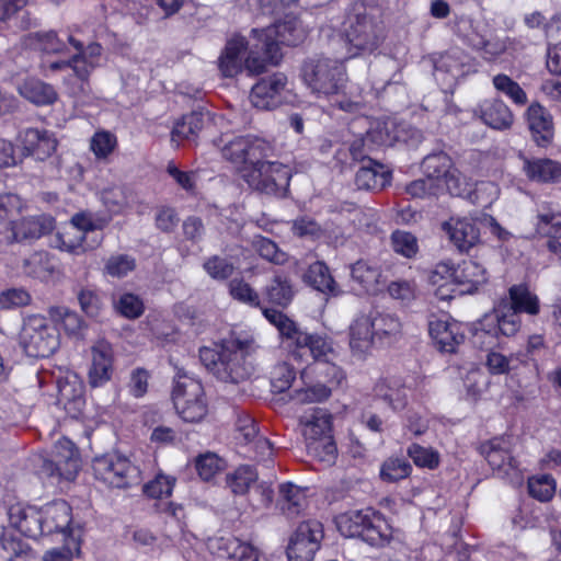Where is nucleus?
<instances>
[{
	"mask_svg": "<svg viewBox=\"0 0 561 561\" xmlns=\"http://www.w3.org/2000/svg\"><path fill=\"white\" fill-rule=\"evenodd\" d=\"M253 342L239 337H229L213 347L199 348V358L205 368L217 379L238 383L247 380L254 371L249 359Z\"/></svg>",
	"mask_w": 561,
	"mask_h": 561,
	"instance_id": "f257e3e1",
	"label": "nucleus"
},
{
	"mask_svg": "<svg viewBox=\"0 0 561 561\" xmlns=\"http://www.w3.org/2000/svg\"><path fill=\"white\" fill-rule=\"evenodd\" d=\"M301 78L308 89L319 98L341 93L346 83L343 64L327 57L306 60L301 68Z\"/></svg>",
	"mask_w": 561,
	"mask_h": 561,
	"instance_id": "f03ea898",
	"label": "nucleus"
},
{
	"mask_svg": "<svg viewBox=\"0 0 561 561\" xmlns=\"http://www.w3.org/2000/svg\"><path fill=\"white\" fill-rule=\"evenodd\" d=\"M241 175L253 191L266 195L284 196L289 187L291 171L288 165L267 158L254 159L242 168Z\"/></svg>",
	"mask_w": 561,
	"mask_h": 561,
	"instance_id": "7ed1b4c3",
	"label": "nucleus"
},
{
	"mask_svg": "<svg viewBox=\"0 0 561 561\" xmlns=\"http://www.w3.org/2000/svg\"><path fill=\"white\" fill-rule=\"evenodd\" d=\"M345 58L371 55L383 42L382 27L366 13L348 15L344 23Z\"/></svg>",
	"mask_w": 561,
	"mask_h": 561,
	"instance_id": "20e7f679",
	"label": "nucleus"
},
{
	"mask_svg": "<svg viewBox=\"0 0 561 561\" xmlns=\"http://www.w3.org/2000/svg\"><path fill=\"white\" fill-rule=\"evenodd\" d=\"M96 480L111 488L127 489L141 482V471L128 457L118 454L98 456L92 461Z\"/></svg>",
	"mask_w": 561,
	"mask_h": 561,
	"instance_id": "39448f33",
	"label": "nucleus"
},
{
	"mask_svg": "<svg viewBox=\"0 0 561 561\" xmlns=\"http://www.w3.org/2000/svg\"><path fill=\"white\" fill-rule=\"evenodd\" d=\"M308 32L302 21L291 14L285 15L283 21L265 28L252 30L253 34H260L263 38L265 54L273 64H278L282 59L280 44L297 46L306 39Z\"/></svg>",
	"mask_w": 561,
	"mask_h": 561,
	"instance_id": "423d86ee",
	"label": "nucleus"
},
{
	"mask_svg": "<svg viewBox=\"0 0 561 561\" xmlns=\"http://www.w3.org/2000/svg\"><path fill=\"white\" fill-rule=\"evenodd\" d=\"M20 344L31 357H49L59 347V335L46 318L33 314L24 319Z\"/></svg>",
	"mask_w": 561,
	"mask_h": 561,
	"instance_id": "0eeeda50",
	"label": "nucleus"
},
{
	"mask_svg": "<svg viewBox=\"0 0 561 561\" xmlns=\"http://www.w3.org/2000/svg\"><path fill=\"white\" fill-rule=\"evenodd\" d=\"M480 454L500 478L510 479L511 481L519 480L518 462L512 456L508 437H494L481 444Z\"/></svg>",
	"mask_w": 561,
	"mask_h": 561,
	"instance_id": "6e6552de",
	"label": "nucleus"
},
{
	"mask_svg": "<svg viewBox=\"0 0 561 561\" xmlns=\"http://www.w3.org/2000/svg\"><path fill=\"white\" fill-rule=\"evenodd\" d=\"M273 152L274 148L268 141L254 136L236 137L221 149L226 160L243 168L250 165L254 159L272 157Z\"/></svg>",
	"mask_w": 561,
	"mask_h": 561,
	"instance_id": "1a4fd4ad",
	"label": "nucleus"
},
{
	"mask_svg": "<svg viewBox=\"0 0 561 561\" xmlns=\"http://www.w3.org/2000/svg\"><path fill=\"white\" fill-rule=\"evenodd\" d=\"M322 538L323 528L320 522L306 520L300 523L289 539L287 547L288 560L312 561Z\"/></svg>",
	"mask_w": 561,
	"mask_h": 561,
	"instance_id": "9d476101",
	"label": "nucleus"
},
{
	"mask_svg": "<svg viewBox=\"0 0 561 561\" xmlns=\"http://www.w3.org/2000/svg\"><path fill=\"white\" fill-rule=\"evenodd\" d=\"M520 317L508 304L502 300L492 312L486 313L478 322L476 335L485 333L492 337L497 335L514 336L520 329Z\"/></svg>",
	"mask_w": 561,
	"mask_h": 561,
	"instance_id": "9b49d317",
	"label": "nucleus"
},
{
	"mask_svg": "<svg viewBox=\"0 0 561 561\" xmlns=\"http://www.w3.org/2000/svg\"><path fill=\"white\" fill-rule=\"evenodd\" d=\"M443 273L449 274L453 282L461 287L460 293L462 294L477 291L488 280L485 267L472 259L463 260L456 267H450L446 263L437 265L434 275Z\"/></svg>",
	"mask_w": 561,
	"mask_h": 561,
	"instance_id": "f8f14e48",
	"label": "nucleus"
},
{
	"mask_svg": "<svg viewBox=\"0 0 561 561\" xmlns=\"http://www.w3.org/2000/svg\"><path fill=\"white\" fill-rule=\"evenodd\" d=\"M262 311L266 320L277 329L282 342L293 350L295 356L301 357L310 333L304 331L294 320L277 309L263 308Z\"/></svg>",
	"mask_w": 561,
	"mask_h": 561,
	"instance_id": "ddd939ff",
	"label": "nucleus"
},
{
	"mask_svg": "<svg viewBox=\"0 0 561 561\" xmlns=\"http://www.w3.org/2000/svg\"><path fill=\"white\" fill-rule=\"evenodd\" d=\"M287 84V77L282 72L262 78L253 85L250 100L254 107L273 110L282 103V92Z\"/></svg>",
	"mask_w": 561,
	"mask_h": 561,
	"instance_id": "4468645a",
	"label": "nucleus"
},
{
	"mask_svg": "<svg viewBox=\"0 0 561 561\" xmlns=\"http://www.w3.org/2000/svg\"><path fill=\"white\" fill-rule=\"evenodd\" d=\"M114 352L112 345L98 341L91 348V366L88 373V382L92 388L104 386L112 378Z\"/></svg>",
	"mask_w": 561,
	"mask_h": 561,
	"instance_id": "2eb2a0df",
	"label": "nucleus"
},
{
	"mask_svg": "<svg viewBox=\"0 0 561 561\" xmlns=\"http://www.w3.org/2000/svg\"><path fill=\"white\" fill-rule=\"evenodd\" d=\"M18 140L22 146L24 156L34 157L39 161L49 158L57 148V139L54 137V134L37 128L21 130Z\"/></svg>",
	"mask_w": 561,
	"mask_h": 561,
	"instance_id": "dca6fc26",
	"label": "nucleus"
},
{
	"mask_svg": "<svg viewBox=\"0 0 561 561\" xmlns=\"http://www.w3.org/2000/svg\"><path fill=\"white\" fill-rule=\"evenodd\" d=\"M442 228L460 252H468L480 242V230L472 219L451 217Z\"/></svg>",
	"mask_w": 561,
	"mask_h": 561,
	"instance_id": "f3484780",
	"label": "nucleus"
},
{
	"mask_svg": "<svg viewBox=\"0 0 561 561\" xmlns=\"http://www.w3.org/2000/svg\"><path fill=\"white\" fill-rule=\"evenodd\" d=\"M55 228V219L49 215H38L22 218L11 226L10 234L7 236L9 242L31 241L51 232Z\"/></svg>",
	"mask_w": 561,
	"mask_h": 561,
	"instance_id": "a211bd4d",
	"label": "nucleus"
},
{
	"mask_svg": "<svg viewBox=\"0 0 561 561\" xmlns=\"http://www.w3.org/2000/svg\"><path fill=\"white\" fill-rule=\"evenodd\" d=\"M8 516L11 526L25 537L37 539L43 536L41 512L36 507L18 503L10 506Z\"/></svg>",
	"mask_w": 561,
	"mask_h": 561,
	"instance_id": "6ab92c4d",
	"label": "nucleus"
},
{
	"mask_svg": "<svg viewBox=\"0 0 561 561\" xmlns=\"http://www.w3.org/2000/svg\"><path fill=\"white\" fill-rule=\"evenodd\" d=\"M428 332L438 350L447 353H454L465 339L460 324L448 319H432L428 322Z\"/></svg>",
	"mask_w": 561,
	"mask_h": 561,
	"instance_id": "aec40b11",
	"label": "nucleus"
},
{
	"mask_svg": "<svg viewBox=\"0 0 561 561\" xmlns=\"http://www.w3.org/2000/svg\"><path fill=\"white\" fill-rule=\"evenodd\" d=\"M525 116L534 141L540 147L548 146L553 138V122L549 111L534 102L528 106Z\"/></svg>",
	"mask_w": 561,
	"mask_h": 561,
	"instance_id": "412c9836",
	"label": "nucleus"
},
{
	"mask_svg": "<svg viewBox=\"0 0 561 561\" xmlns=\"http://www.w3.org/2000/svg\"><path fill=\"white\" fill-rule=\"evenodd\" d=\"M43 525V536L61 533L67 536L70 530L71 507L64 501H54L39 510Z\"/></svg>",
	"mask_w": 561,
	"mask_h": 561,
	"instance_id": "4be33fe9",
	"label": "nucleus"
},
{
	"mask_svg": "<svg viewBox=\"0 0 561 561\" xmlns=\"http://www.w3.org/2000/svg\"><path fill=\"white\" fill-rule=\"evenodd\" d=\"M474 114L495 130H507L514 123V114L500 99L485 100L474 110Z\"/></svg>",
	"mask_w": 561,
	"mask_h": 561,
	"instance_id": "5701e85b",
	"label": "nucleus"
},
{
	"mask_svg": "<svg viewBox=\"0 0 561 561\" xmlns=\"http://www.w3.org/2000/svg\"><path fill=\"white\" fill-rule=\"evenodd\" d=\"M247 49L248 42L245 37L233 35L228 39L219 57V69L225 77L232 78L243 70Z\"/></svg>",
	"mask_w": 561,
	"mask_h": 561,
	"instance_id": "b1692460",
	"label": "nucleus"
},
{
	"mask_svg": "<svg viewBox=\"0 0 561 561\" xmlns=\"http://www.w3.org/2000/svg\"><path fill=\"white\" fill-rule=\"evenodd\" d=\"M391 182V171L374 159H368L355 174L358 190L380 191Z\"/></svg>",
	"mask_w": 561,
	"mask_h": 561,
	"instance_id": "393cba45",
	"label": "nucleus"
},
{
	"mask_svg": "<svg viewBox=\"0 0 561 561\" xmlns=\"http://www.w3.org/2000/svg\"><path fill=\"white\" fill-rule=\"evenodd\" d=\"M376 336L371 320L366 314L358 316L350 327V347L354 356L364 358L373 348Z\"/></svg>",
	"mask_w": 561,
	"mask_h": 561,
	"instance_id": "a878e982",
	"label": "nucleus"
},
{
	"mask_svg": "<svg viewBox=\"0 0 561 561\" xmlns=\"http://www.w3.org/2000/svg\"><path fill=\"white\" fill-rule=\"evenodd\" d=\"M526 176L538 183H556L561 180V163L547 158H523Z\"/></svg>",
	"mask_w": 561,
	"mask_h": 561,
	"instance_id": "bb28decb",
	"label": "nucleus"
},
{
	"mask_svg": "<svg viewBox=\"0 0 561 561\" xmlns=\"http://www.w3.org/2000/svg\"><path fill=\"white\" fill-rule=\"evenodd\" d=\"M18 92L22 98L38 106L51 105L58 98L51 84L35 78H28L21 82Z\"/></svg>",
	"mask_w": 561,
	"mask_h": 561,
	"instance_id": "cd10ccee",
	"label": "nucleus"
},
{
	"mask_svg": "<svg viewBox=\"0 0 561 561\" xmlns=\"http://www.w3.org/2000/svg\"><path fill=\"white\" fill-rule=\"evenodd\" d=\"M51 243L60 251L79 255L99 245L100 239H95L93 244H88L83 231L69 225L54 236Z\"/></svg>",
	"mask_w": 561,
	"mask_h": 561,
	"instance_id": "c85d7f7f",
	"label": "nucleus"
},
{
	"mask_svg": "<svg viewBox=\"0 0 561 561\" xmlns=\"http://www.w3.org/2000/svg\"><path fill=\"white\" fill-rule=\"evenodd\" d=\"M277 505L282 513L288 518H295L307 506L304 491L291 482L282 483L278 488Z\"/></svg>",
	"mask_w": 561,
	"mask_h": 561,
	"instance_id": "c756f323",
	"label": "nucleus"
},
{
	"mask_svg": "<svg viewBox=\"0 0 561 561\" xmlns=\"http://www.w3.org/2000/svg\"><path fill=\"white\" fill-rule=\"evenodd\" d=\"M470 57L460 49H453L442 55L435 62L436 73H445L449 76L451 81L466 76L471 71Z\"/></svg>",
	"mask_w": 561,
	"mask_h": 561,
	"instance_id": "7c9ffc66",
	"label": "nucleus"
},
{
	"mask_svg": "<svg viewBox=\"0 0 561 561\" xmlns=\"http://www.w3.org/2000/svg\"><path fill=\"white\" fill-rule=\"evenodd\" d=\"M374 397L383 401L393 411H400L408 403L407 388L397 380L381 379L373 389Z\"/></svg>",
	"mask_w": 561,
	"mask_h": 561,
	"instance_id": "2f4dec72",
	"label": "nucleus"
},
{
	"mask_svg": "<svg viewBox=\"0 0 561 561\" xmlns=\"http://www.w3.org/2000/svg\"><path fill=\"white\" fill-rule=\"evenodd\" d=\"M302 278L307 285L320 293L332 296L340 294L337 284L332 277L329 267L322 261L310 264Z\"/></svg>",
	"mask_w": 561,
	"mask_h": 561,
	"instance_id": "473e14b6",
	"label": "nucleus"
},
{
	"mask_svg": "<svg viewBox=\"0 0 561 561\" xmlns=\"http://www.w3.org/2000/svg\"><path fill=\"white\" fill-rule=\"evenodd\" d=\"M537 229L552 238H561V206L551 202H541L537 207Z\"/></svg>",
	"mask_w": 561,
	"mask_h": 561,
	"instance_id": "72a5a7b5",
	"label": "nucleus"
},
{
	"mask_svg": "<svg viewBox=\"0 0 561 561\" xmlns=\"http://www.w3.org/2000/svg\"><path fill=\"white\" fill-rule=\"evenodd\" d=\"M208 119V112L197 110L183 115L173 126L171 136L173 141L194 139L204 128Z\"/></svg>",
	"mask_w": 561,
	"mask_h": 561,
	"instance_id": "f704fd0d",
	"label": "nucleus"
},
{
	"mask_svg": "<svg viewBox=\"0 0 561 561\" xmlns=\"http://www.w3.org/2000/svg\"><path fill=\"white\" fill-rule=\"evenodd\" d=\"M309 354L313 359V365L325 360H336L337 352L333 347V341L327 335L310 333L307 340L306 351L302 356Z\"/></svg>",
	"mask_w": 561,
	"mask_h": 561,
	"instance_id": "c9c22d12",
	"label": "nucleus"
},
{
	"mask_svg": "<svg viewBox=\"0 0 561 561\" xmlns=\"http://www.w3.org/2000/svg\"><path fill=\"white\" fill-rule=\"evenodd\" d=\"M264 294L271 304L283 308H286L295 296L290 279L283 274L273 276L266 285Z\"/></svg>",
	"mask_w": 561,
	"mask_h": 561,
	"instance_id": "e433bc0d",
	"label": "nucleus"
},
{
	"mask_svg": "<svg viewBox=\"0 0 561 561\" xmlns=\"http://www.w3.org/2000/svg\"><path fill=\"white\" fill-rule=\"evenodd\" d=\"M351 276L366 291L375 293L378 290L382 274L378 265L359 260L352 265Z\"/></svg>",
	"mask_w": 561,
	"mask_h": 561,
	"instance_id": "4c0bfd02",
	"label": "nucleus"
},
{
	"mask_svg": "<svg viewBox=\"0 0 561 561\" xmlns=\"http://www.w3.org/2000/svg\"><path fill=\"white\" fill-rule=\"evenodd\" d=\"M510 300H506L508 308H512L518 314L525 312L537 314L539 312L538 297L533 294L526 285H514L508 290Z\"/></svg>",
	"mask_w": 561,
	"mask_h": 561,
	"instance_id": "58836bf2",
	"label": "nucleus"
},
{
	"mask_svg": "<svg viewBox=\"0 0 561 561\" xmlns=\"http://www.w3.org/2000/svg\"><path fill=\"white\" fill-rule=\"evenodd\" d=\"M218 550L221 557H226L229 561H259L256 549L238 538L219 539Z\"/></svg>",
	"mask_w": 561,
	"mask_h": 561,
	"instance_id": "ea45409f",
	"label": "nucleus"
},
{
	"mask_svg": "<svg viewBox=\"0 0 561 561\" xmlns=\"http://www.w3.org/2000/svg\"><path fill=\"white\" fill-rule=\"evenodd\" d=\"M359 538L373 547H383L391 539V529L379 515L371 512Z\"/></svg>",
	"mask_w": 561,
	"mask_h": 561,
	"instance_id": "a19ab883",
	"label": "nucleus"
},
{
	"mask_svg": "<svg viewBox=\"0 0 561 561\" xmlns=\"http://www.w3.org/2000/svg\"><path fill=\"white\" fill-rule=\"evenodd\" d=\"M371 511H351L336 517V526L345 537H360Z\"/></svg>",
	"mask_w": 561,
	"mask_h": 561,
	"instance_id": "79ce46f5",
	"label": "nucleus"
},
{
	"mask_svg": "<svg viewBox=\"0 0 561 561\" xmlns=\"http://www.w3.org/2000/svg\"><path fill=\"white\" fill-rule=\"evenodd\" d=\"M81 311L89 318L96 319L104 310L105 302L102 294L91 286H81L76 290Z\"/></svg>",
	"mask_w": 561,
	"mask_h": 561,
	"instance_id": "37998d69",
	"label": "nucleus"
},
{
	"mask_svg": "<svg viewBox=\"0 0 561 561\" xmlns=\"http://www.w3.org/2000/svg\"><path fill=\"white\" fill-rule=\"evenodd\" d=\"M451 168V159L444 151L430 153L422 161L423 173L435 183L443 180L445 175H448Z\"/></svg>",
	"mask_w": 561,
	"mask_h": 561,
	"instance_id": "c03bdc74",
	"label": "nucleus"
},
{
	"mask_svg": "<svg viewBox=\"0 0 561 561\" xmlns=\"http://www.w3.org/2000/svg\"><path fill=\"white\" fill-rule=\"evenodd\" d=\"M101 201L112 214H121L131 202V193L122 185H112L101 191Z\"/></svg>",
	"mask_w": 561,
	"mask_h": 561,
	"instance_id": "a18cd8bd",
	"label": "nucleus"
},
{
	"mask_svg": "<svg viewBox=\"0 0 561 561\" xmlns=\"http://www.w3.org/2000/svg\"><path fill=\"white\" fill-rule=\"evenodd\" d=\"M49 314L56 323L61 325L68 335L79 336L85 329L82 318L67 307H51Z\"/></svg>",
	"mask_w": 561,
	"mask_h": 561,
	"instance_id": "49530a36",
	"label": "nucleus"
},
{
	"mask_svg": "<svg viewBox=\"0 0 561 561\" xmlns=\"http://www.w3.org/2000/svg\"><path fill=\"white\" fill-rule=\"evenodd\" d=\"M366 317L371 320L374 334L379 341L400 332L401 323L399 319L392 314L373 310L366 314Z\"/></svg>",
	"mask_w": 561,
	"mask_h": 561,
	"instance_id": "de8ad7c7",
	"label": "nucleus"
},
{
	"mask_svg": "<svg viewBox=\"0 0 561 561\" xmlns=\"http://www.w3.org/2000/svg\"><path fill=\"white\" fill-rule=\"evenodd\" d=\"M493 87L496 91L508 98L515 105L524 106L528 102V98L524 89L518 82L504 73H499L492 79Z\"/></svg>",
	"mask_w": 561,
	"mask_h": 561,
	"instance_id": "09e8293b",
	"label": "nucleus"
},
{
	"mask_svg": "<svg viewBox=\"0 0 561 561\" xmlns=\"http://www.w3.org/2000/svg\"><path fill=\"white\" fill-rule=\"evenodd\" d=\"M204 389L198 380H196L193 377L186 376L185 374L178 373L172 391L173 403L178 401V397L186 401H192L202 399Z\"/></svg>",
	"mask_w": 561,
	"mask_h": 561,
	"instance_id": "8fccbe9b",
	"label": "nucleus"
},
{
	"mask_svg": "<svg viewBox=\"0 0 561 561\" xmlns=\"http://www.w3.org/2000/svg\"><path fill=\"white\" fill-rule=\"evenodd\" d=\"M331 416L323 410H316L304 425V436L307 442L331 436Z\"/></svg>",
	"mask_w": 561,
	"mask_h": 561,
	"instance_id": "3c124183",
	"label": "nucleus"
},
{
	"mask_svg": "<svg viewBox=\"0 0 561 561\" xmlns=\"http://www.w3.org/2000/svg\"><path fill=\"white\" fill-rule=\"evenodd\" d=\"M257 479V472L251 466H240L227 476V485L236 495L245 494Z\"/></svg>",
	"mask_w": 561,
	"mask_h": 561,
	"instance_id": "603ef678",
	"label": "nucleus"
},
{
	"mask_svg": "<svg viewBox=\"0 0 561 561\" xmlns=\"http://www.w3.org/2000/svg\"><path fill=\"white\" fill-rule=\"evenodd\" d=\"M524 357V354L507 357L502 353L492 351L486 355L485 365L493 375L508 374L525 362Z\"/></svg>",
	"mask_w": 561,
	"mask_h": 561,
	"instance_id": "864d4df0",
	"label": "nucleus"
},
{
	"mask_svg": "<svg viewBox=\"0 0 561 561\" xmlns=\"http://www.w3.org/2000/svg\"><path fill=\"white\" fill-rule=\"evenodd\" d=\"M256 43L252 45L248 57L244 59L243 70L249 75H261L266 69V64L274 65L266 56L263 47V38L260 34H253Z\"/></svg>",
	"mask_w": 561,
	"mask_h": 561,
	"instance_id": "5fc2aeb1",
	"label": "nucleus"
},
{
	"mask_svg": "<svg viewBox=\"0 0 561 561\" xmlns=\"http://www.w3.org/2000/svg\"><path fill=\"white\" fill-rule=\"evenodd\" d=\"M557 483L552 476L540 474L528 479V492L531 497L548 502L556 493Z\"/></svg>",
	"mask_w": 561,
	"mask_h": 561,
	"instance_id": "6e6d98bb",
	"label": "nucleus"
},
{
	"mask_svg": "<svg viewBox=\"0 0 561 561\" xmlns=\"http://www.w3.org/2000/svg\"><path fill=\"white\" fill-rule=\"evenodd\" d=\"M307 450L313 458L328 465L334 463L336 459V445L332 436H324L320 439L307 442Z\"/></svg>",
	"mask_w": 561,
	"mask_h": 561,
	"instance_id": "4d7b16f0",
	"label": "nucleus"
},
{
	"mask_svg": "<svg viewBox=\"0 0 561 561\" xmlns=\"http://www.w3.org/2000/svg\"><path fill=\"white\" fill-rule=\"evenodd\" d=\"M412 467L405 458L390 457L380 468V478L387 482H397L411 473Z\"/></svg>",
	"mask_w": 561,
	"mask_h": 561,
	"instance_id": "13d9d810",
	"label": "nucleus"
},
{
	"mask_svg": "<svg viewBox=\"0 0 561 561\" xmlns=\"http://www.w3.org/2000/svg\"><path fill=\"white\" fill-rule=\"evenodd\" d=\"M225 468V461L215 453L207 451L195 458V469L199 478L204 481L211 480Z\"/></svg>",
	"mask_w": 561,
	"mask_h": 561,
	"instance_id": "bf43d9fd",
	"label": "nucleus"
},
{
	"mask_svg": "<svg viewBox=\"0 0 561 561\" xmlns=\"http://www.w3.org/2000/svg\"><path fill=\"white\" fill-rule=\"evenodd\" d=\"M115 310L126 319H138L145 311L142 299L131 293L122 294L114 302Z\"/></svg>",
	"mask_w": 561,
	"mask_h": 561,
	"instance_id": "052dcab7",
	"label": "nucleus"
},
{
	"mask_svg": "<svg viewBox=\"0 0 561 561\" xmlns=\"http://www.w3.org/2000/svg\"><path fill=\"white\" fill-rule=\"evenodd\" d=\"M174 407L185 422H199L207 414V405L204 399H197L192 401H186L180 397H178V401H175Z\"/></svg>",
	"mask_w": 561,
	"mask_h": 561,
	"instance_id": "680f3d73",
	"label": "nucleus"
},
{
	"mask_svg": "<svg viewBox=\"0 0 561 561\" xmlns=\"http://www.w3.org/2000/svg\"><path fill=\"white\" fill-rule=\"evenodd\" d=\"M391 245L396 253L412 259L419 251L417 239L414 234L403 230H396L391 234Z\"/></svg>",
	"mask_w": 561,
	"mask_h": 561,
	"instance_id": "e2e57ef3",
	"label": "nucleus"
},
{
	"mask_svg": "<svg viewBox=\"0 0 561 561\" xmlns=\"http://www.w3.org/2000/svg\"><path fill=\"white\" fill-rule=\"evenodd\" d=\"M408 455L417 467L433 470L439 466V454L432 447L412 444L408 448Z\"/></svg>",
	"mask_w": 561,
	"mask_h": 561,
	"instance_id": "0e129e2a",
	"label": "nucleus"
},
{
	"mask_svg": "<svg viewBox=\"0 0 561 561\" xmlns=\"http://www.w3.org/2000/svg\"><path fill=\"white\" fill-rule=\"evenodd\" d=\"M26 45L44 53H58L62 49V43L55 32L33 33L26 37Z\"/></svg>",
	"mask_w": 561,
	"mask_h": 561,
	"instance_id": "69168bd1",
	"label": "nucleus"
},
{
	"mask_svg": "<svg viewBox=\"0 0 561 561\" xmlns=\"http://www.w3.org/2000/svg\"><path fill=\"white\" fill-rule=\"evenodd\" d=\"M175 481L174 477L158 473L153 480L144 485V493L152 499L170 496Z\"/></svg>",
	"mask_w": 561,
	"mask_h": 561,
	"instance_id": "338daca9",
	"label": "nucleus"
},
{
	"mask_svg": "<svg viewBox=\"0 0 561 561\" xmlns=\"http://www.w3.org/2000/svg\"><path fill=\"white\" fill-rule=\"evenodd\" d=\"M116 146V136L106 130L95 133L90 142V148L98 159H106Z\"/></svg>",
	"mask_w": 561,
	"mask_h": 561,
	"instance_id": "774afa93",
	"label": "nucleus"
}]
</instances>
